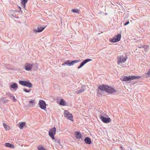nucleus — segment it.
<instances>
[{
    "mask_svg": "<svg viewBox=\"0 0 150 150\" xmlns=\"http://www.w3.org/2000/svg\"><path fill=\"white\" fill-rule=\"evenodd\" d=\"M144 51H146L148 50L149 46L148 45H144Z\"/></svg>",
    "mask_w": 150,
    "mask_h": 150,
    "instance_id": "nucleus-27",
    "label": "nucleus"
},
{
    "mask_svg": "<svg viewBox=\"0 0 150 150\" xmlns=\"http://www.w3.org/2000/svg\"><path fill=\"white\" fill-rule=\"evenodd\" d=\"M31 66L33 69L35 70L38 68V64H31Z\"/></svg>",
    "mask_w": 150,
    "mask_h": 150,
    "instance_id": "nucleus-21",
    "label": "nucleus"
},
{
    "mask_svg": "<svg viewBox=\"0 0 150 150\" xmlns=\"http://www.w3.org/2000/svg\"><path fill=\"white\" fill-rule=\"evenodd\" d=\"M121 35L120 34H118L116 36H114L112 38H110L109 41L111 42H118L120 40Z\"/></svg>",
    "mask_w": 150,
    "mask_h": 150,
    "instance_id": "nucleus-4",
    "label": "nucleus"
},
{
    "mask_svg": "<svg viewBox=\"0 0 150 150\" xmlns=\"http://www.w3.org/2000/svg\"><path fill=\"white\" fill-rule=\"evenodd\" d=\"M129 21H128L124 24V26H126V25H128V24H129Z\"/></svg>",
    "mask_w": 150,
    "mask_h": 150,
    "instance_id": "nucleus-33",
    "label": "nucleus"
},
{
    "mask_svg": "<svg viewBox=\"0 0 150 150\" xmlns=\"http://www.w3.org/2000/svg\"><path fill=\"white\" fill-rule=\"evenodd\" d=\"M29 103L32 104L33 105H35V100H31L29 101Z\"/></svg>",
    "mask_w": 150,
    "mask_h": 150,
    "instance_id": "nucleus-32",
    "label": "nucleus"
},
{
    "mask_svg": "<svg viewBox=\"0 0 150 150\" xmlns=\"http://www.w3.org/2000/svg\"><path fill=\"white\" fill-rule=\"evenodd\" d=\"M21 4L22 5V6L23 7V8L25 9H26V4L27 3L25 2H21Z\"/></svg>",
    "mask_w": 150,
    "mask_h": 150,
    "instance_id": "nucleus-28",
    "label": "nucleus"
},
{
    "mask_svg": "<svg viewBox=\"0 0 150 150\" xmlns=\"http://www.w3.org/2000/svg\"><path fill=\"white\" fill-rule=\"evenodd\" d=\"M102 114L103 116L104 117L106 115L107 116V115L104 113H102V114Z\"/></svg>",
    "mask_w": 150,
    "mask_h": 150,
    "instance_id": "nucleus-37",
    "label": "nucleus"
},
{
    "mask_svg": "<svg viewBox=\"0 0 150 150\" xmlns=\"http://www.w3.org/2000/svg\"><path fill=\"white\" fill-rule=\"evenodd\" d=\"M28 0H21V2L27 3Z\"/></svg>",
    "mask_w": 150,
    "mask_h": 150,
    "instance_id": "nucleus-34",
    "label": "nucleus"
},
{
    "mask_svg": "<svg viewBox=\"0 0 150 150\" xmlns=\"http://www.w3.org/2000/svg\"><path fill=\"white\" fill-rule=\"evenodd\" d=\"M98 88L100 91L110 94L116 92L115 90L113 87L106 85H100L98 87Z\"/></svg>",
    "mask_w": 150,
    "mask_h": 150,
    "instance_id": "nucleus-1",
    "label": "nucleus"
},
{
    "mask_svg": "<svg viewBox=\"0 0 150 150\" xmlns=\"http://www.w3.org/2000/svg\"><path fill=\"white\" fill-rule=\"evenodd\" d=\"M84 91V90L83 89H80V90L78 91L77 92V93L79 94L83 92Z\"/></svg>",
    "mask_w": 150,
    "mask_h": 150,
    "instance_id": "nucleus-30",
    "label": "nucleus"
},
{
    "mask_svg": "<svg viewBox=\"0 0 150 150\" xmlns=\"http://www.w3.org/2000/svg\"><path fill=\"white\" fill-rule=\"evenodd\" d=\"M38 150H45V149L42 146H40L38 148Z\"/></svg>",
    "mask_w": 150,
    "mask_h": 150,
    "instance_id": "nucleus-29",
    "label": "nucleus"
},
{
    "mask_svg": "<svg viewBox=\"0 0 150 150\" xmlns=\"http://www.w3.org/2000/svg\"><path fill=\"white\" fill-rule=\"evenodd\" d=\"M3 126L6 129V130H9V127L7 125H6L5 124L3 123Z\"/></svg>",
    "mask_w": 150,
    "mask_h": 150,
    "instance_id": "nucleus-24",
    "label": "nucleus"
},
{
    "mask_svg": "<svg viewBox=\"0 0 150 150\" xmlns=\"http://www.w3.org/2000/svg\"><path fill=\"white\" fill-rule=\"evenodd\" d=\"M107 117H104L102 114L100 115L99 117L101 120L105 123H109L111 121V119L107 115Z\"/></svg>",
    "mask_w": 150,
    "mask_h": 150,
    "instance_id": "nucleus-6",
    "label": "nucleus"
},
{
    "mask_svg": "<svg viewBox=\"0 0 150 150\" xmlns=\"http://www.w3.org/2000/svg\"><path fill=\"white\" fill-rule=\"evenodd\" d=\"M5 145L6 146L11 148H14L15 147L13 145H12L10 143H6L5 144Z\"/></svg>",
    "mask_w": 150,
    "mask_h": 150,
    "instance_id": "nucleus-20",
    "label": "nucleus"
},
{
    "mask_svg": "<svg viewBox=\"0 0 150 150\" xmlns=\"http://www.w3.org/2000/svg\"><path fill=\"white\" fill-rule=\"evenodd\" d=\"M25 70L27 71H30L32 68L31 64L29 63H26L25 66Z\"/></svg>",
    "mask_w": 150,
    "mask_h": 150,
    "instance_id": "nucleus-12",
    "label": "nucleus"
},
{
    "mask_svg": "<svg viewBox=\"0 0 150 150\" xmlns=\"http://www.w3.org/2000/svg\"><path fill=\"white\" fill-rule=\"evenodd\" d=\"M6 94L7 95L8 94V96L11 98V99H12L13 100V101L14 102H15L17 100L16 99V98H15V96L12 95L9 92L8 93H6Z\"/></svg>",
    "mask_w": 150,
    "mask_h": 150,
    "instance_id": "nucleus-17",
    "label": "nucleus"
},
{
    "mask_svg": "<svg viewBox=\"0 0 150 150\" xmlns=\"http://www.w3.org/2000/svg\"><path fill=\"white\" fill-rule=\"evenodd\" d=\"M81 61V60L80 59L75 60H68L65 62L64 63H63L62 64V66H63L66 64L68 66H70L74 65L75 63L80 62Z\"/></svg>",
    "mask_w": 150,
    "mask_h": 150,
    "instance_id": "nucleus-3",
    "label": "nucleus"
},
{
    "mask_svg": "<svg viewBox=\"0 0 150 150\" xmlns=\"http://www.w3.org/2000/svg\"><path fill=\"white\" fill-rule=\"evenodd\" d=\"M120 148H122V146H120Z\"/></svg>",
    "mask_w": 150,
    "mask_h": 150,
    "instance_id": "nucleus-40",
    "label": "nucleus"
},
{
    "mask_svg": "<svg viewBox=\"0 0 150 150\" xmlns=\"http://www.w3.org/2000/svg\"><path fill=\"white\" fill-rule=\"evenodd\" d=\"M24 86H26L29 88H31L33 86L32 84L28 81H26Z\"/></svg>",
    "mask_w": 150,
    "mask_h": 150,
    "instance_id": "nucleus-19",
    "label": "nucleus"
},
{
    "mask_svg": "<svg viewBox=\"0 0 150 150\" xmlns=\"http://www.w3.org/2000/svg\"><path fill=\"white\" fill-rule=\"evenodd\" d=\"M84 141L87 144H90L91 143V141L90 138L88 137H86Z\"/></svg>",
    "mask_w": 150,
    "mask_h": 150,
    "instance_id": "nucleus-16",
    "label": "nucleus"
},
{
    "mask_svg": "<svg viewBox=\"0 0 150 150\" xmlns=\"http://www.w3.org/2000/svg\"><path fill=\"white\" fill-rule=\"evenodd\" d=\"M59 104L60 105H62V106H65L66 105V103L65 100L62 99H60V101L59 103Z\"/></svg>",
    "mask_w": 150,
    "mask_h": 150,
    "instance_id": "nucleus-18",
    "label": "nucleus"
},
{
    "mask_svg": "<svg viewBox=\"0 0 150 150\" xmlns=\"http://www.w3.org/2000/svg\"><path fill=\"white\" fill-rule=\"evenodd\" d=\"M25 124L26 123L25 122H19L17 125L21 129H22L25 126Z\"/></svg>",
    "mask_w": 150,
    "mask_h": 150,
    "instance_id": "nucleus-14",
    "label": "nucleus"
},
{
    "mask_svg": "<svg viewBox=\"0 0 150 150\" xmlns=\"http://www.w3.org/2000/svg\"><path fill=\"white\" fill-rule=\"evenodd\" d=\"M141 78V77L139 76H123L122 78V79H121V80L122 81H129L131 80H133L136 79H140Z\"/></svg>",
    "mask_w": 150,
    "mask_h": 150,
    "instance_id": "nucleus-2",
    "label": "nucleus"
},
{
    "mask_svg": "<svg viewBox=\"0 0 150 150\" xmlns=\"http://www.w3.org/2000/svg\"><path fill=\"white\" fill-rule=\"evenodd\" d=\"M71 11L73 13H80V10L78 9H74L71 10Z\"/></svg>",
    "mask_w": 150,
    "mask_h": 150,
    "instance_id": "nucleus-22",
    "label": "nucleus"
},
{
    "mask_svg": "<svg viewBox=\"0 0 150 150\" xmlns=\"http://www.w3.org/2000/svg\"><path fill=\"white\" fill-rule=\"evenodd\" d=\"M23 90L26 93H29L30 92V89L28 90V89L25 88H23Z\"/></svg>",
    "mask_w": 150,
    "mask_h": 150,
    "instance_id": "nucleus-31",
    "label": "nucleus"
},
{
    "mask_svg": "<svg viewBox=\"0 0 150 150\" xmlns=\"http://www.w3.org/2000/svg\"><path fill=\"white\" fill-rule=\"evenodd\" d=\"M38 105L40 108L45 110L46 108V103L44 100H40L39 101Z\"/></svg>",
    "mask_w": 150,
    "mask_h": 150,
    "instance_id": "nucleus-9",
    "label": "nucleus"
},
{
    "mask_svg": "<svg viewBox=\"0 0 150 150\" xmlns=\"http://www.w3.org/2000/svg\"><path fill=\"white\" fill-rule=\"evenodd\" d=\"M75 136L77 139H79L81 138L82 134L79 131H76L75 134Z\"/></svg>",
    "mask_w": 150,
    "mask_h": 150,
    "instance_id": "nucleus-13",
    "label": "nucleus"
},
{
    "mask_svg": "<svg viewBox=\"0 0 150 150\" xmlns=\"http://www.w3.org/2000/svg\"><path fill=\"white\" fill-rule=\"evenodd\" d=\"M26 81L20 80L19 81V83L21 85L25 86Z\"/></svg>",
    "mask_w": 150,
    "mask_h": 150,
    "instance_id": "nucleus-23",
    "label": "nucleus"
},
{
    "mask_svg": "<svg viewBox=\"0 0 150 150\" xmlns=\"http://www.w3.org/2000/svg\"><path fill=\"white\" fill-rule=\"evenodd\" d=\"M92 59H87L83 61L81 63L80 65L78 67V69H79L80 68L83 67L85 64H86L88 62L92 61Z\"/></svg>",
    "mask_w": 150,
    "mask_h": 150,
    "instance_id": "nucleus-10",
    "label": "nucleus"
},
{
    "mask_svg": "<svg viewBox=\"0 0 150 150\" xmlns=\"http://www.w3.org/2000/svg\"><path fill=\"white\" fill-rule=\"evenodd\" d=\"M144 45H140V46L139 47H138L139 48H144Z\"/></svg>",
    "mask_w": 150,
    "mask_h": 150,
    "instance_id": "nucleus-36",
    "label": "nucleus"
},
{
    "mask_svg": "<svg viewBox=\"0 0 150 150\" xmlns=\"http://www.w3.org/2000/svg\"><path fill=\"white\" fill-rule=\"evenodd\" d=\"M64 117H66L68 119L72 121H73V115L71 114L70 113L69 111L66 110H65L64 111Z\"/></svg>",
    "mask_w": 150,
    "mask_h": 150,
    "instance_id": "nucleus-7",
    "label": "nucleus"
},
{
    "mask_svg": "<svg viewBox=\"0 0 150 150\" xmlns=\"http://www.w3.org/2000/svg\"><path fill=\"white\" fill-rule=\"evenodd\" d=\"M56 128L55 127L51 128L49 131L48 134L49 136L52 139H54V135L56 133Z\"/></svg>",
    "mask_w": 150,
    "mask_h": 150,
    "instance_id": "nucleus-5",
    "label": "nucleus"
},
{
    "mask_svg": "<svg viewBox=\"0 0 150 150\" xmlns=\"http://www.w3.org/2000/svg\"><path fill=\"white\" fill-rule=\"evenodd\" d=\"M100 90L98 88V89L96 90L97 91V96L99 97L100 95L102 94V93L100 91Z\"/></svg>",
    "mask_w": 150,
    "mask_h": 150,
    "instance_id": "nucleus-26",
    "label": "nucleus"
},
{
    "mask_svg": "<svg viewBox=\"0 0 150 150\" xmlns=\"http://www.w3.org/2000/svg\"><path fill=\"white\" fill-rule=\"evenodd\" d=\"M46 27V26H45L44 27L39 26L37 28H34L33 31L36 33L41 32L45 29Z\"/></svg>",
    "mask_w": 150,
    "mask_h": 150,
    "instance_id": "nucleus-11",
    "label": "nucleus"
},
{
    "mask_svg": "<svg viewBox=\"0 0 150 150\" xmlns=\"http://www.w3.org/2000/svg\"><path fill=\"white\" fill-rule=\"evenodd\" d=\"M145 74L146 77H150V69L148 70L147 72Z\"/></svg>",
    "mask_w": 150,
    "mask_h": 150,
    "instance_id": "nucleus-25",
    "label": "nucleus"
},
{
    "mask_svg": "<svg viewBox=\"0 0 150 150\" xmlns=\"http://www.w3.org/2000/svg\"><path fill=\"white\" fill-rule=\"evenodd\" d=\"M60 140L59 139L58 140H57V142L59 144H60Z\"/></svg>",
    "mask_w": 150,
    "mask_h": 150,
    "instance_id": "nucleus-38",
    "label": "nucleus"
},
{
    "mask_svg": "<svg viewBox=\"0 0 150 150\" xmlns=\"http://www.w3.org/2000/svg\"><path fill=\"white\" fill-rule=\"evenodd\" d=\"M10 88H11L15 91H16L18 88V85L16 83H13L10 86Z\"/></svg>",
    "mask_w": 150,
    "mask_h": 150,
    "instance_id": "nucleus-15",
    "label": "nucleus"
},
{
    "mask_svg": "<svg viewBox=\"0 0 150 150\" xmlns=\"http://www.w3.org/2000/svg\"><path fill=\"white\" fill-rule=\"evenodd\" d=\"M127 56L124 57L123 55H121L117 58V63L120 64L121 63L124 62L127 59Z\"/></svg>",
    "mask_w": 150,
    "mask_h": 150,
    "instance_id": "nucleus-8",
    "label": "nucleus"
},
{
    "mask_svg": "<svg viewBox=\"0 0 150 150\" xmlns=\"http://www.w3.org/2000/svg\"><path fill=\"white\" fill-rule=\"evenodd\" d=\"M18 10L19 11H21V13L22 12V11H21V8L20 7V6L18 7Z\"/></svg>",
    "mask_w": 150,
    "mask_h": 150,
    "instance_id": "nucleus-35",
    "label": "nucleus"
},
{
    "mask_svg": "<svg viewBox=\"0 0 150 150\" xmlns=\"http://www.w3.org/2000/svg\"><path fill=\"white\" fill-rule=\"evenodd\" d=\"M2 101H3V102H5V100H4V99H2Z\"/></svg>",
    "mask_w": 150,
    "mask_h": 150,
    "instance_id": "nucleus-39",
    "label": "nucleus"
}]
</instances>
